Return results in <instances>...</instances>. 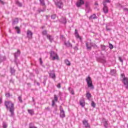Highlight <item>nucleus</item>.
<instances>
[{"instance_id":"nucleus-43","label":"nucleus","mask_w":128,"mask_h":128,"mask_svg":"<svg viewBox=\"0 0 128 128\" xmlns=\"http://www.w3.org/2000/svg\"><path fill=\"white\" fill-rule=\"evenodd\" d=\"M2 103V98H0V104Z\"/></svg>"},{"instance_id":"nucleus-40","label":"nucleus","mask_w":128,"mask_h":128,"mask_svg":"<svg viewBox=\"0 0 128 128\" xmlns=\"http://www.w3.org/2000/svg\"><path fill=\"white\" fill-rule=\"evenodd\" d=\"M57 87L58 88H60V84H58L57 85Z\"/></svg>"},{"instance_id":"nucleus-14","label":"nucleus","mask_w":128,"mask_h":128,"mask_svg":"<svg viewBox=\"0 0 128 128\" xmlns=\"http://www.w3.org/2000/svg\"><path fill=\"white\" fill-rule=\"evenodd\" d=\"M50 76L52 78H56V74H54V72H52L50 74Z\"/></svg>"},{"instance_id":"nucleus-7","label":"nucleus","mask_w":128,"mask_h":128,"mask_svg":"<svg viewBox=\"0 0 128 128\" xmlns=\"http://www.w3.org/2000/svg\"><path fill=\"white\" fill-rule=\"evenodd\" d=\"M84 4V2L83 0H80L76 3V6L78 8H80Z\"/></svg>"},{"instance_id":"nucleus-16","label":"nucleus","mask_w":128,"mask_h":128,"mask_svg":"<svg viewBox=\"0 0 128 128\" xmlns=\"http://www.w3.org/2000/svg\"><path fill=\"white\" fill-rule=\"evenodd\" d=\"M47 38L50 40V42H52L54 38H52V36L50 35H48L47 36Z\"/></svg>"},{"instance_id":"nucleus-6","label":"nucleus","mask_w":128,"mask_h":128,"mask_svg":"<svg viewBox=\"0 0 128 128\" xmlns=\"http://www.w3.org/2000/svg\"><path fill=\"white\" fill-rule=\"evenodd\" d=\"M104 8H103V12L104 14H108V6H106V2H103Z\"/></svg>"},{"instance_id":"nucleus-19","label":"nucleus","mask_w":128,"mask_h":128,"mask_svg":"<svg viewBox=\"0 0 128 128\" xmlns=\"http://www.w3.org/2000/svg\"><path fill=\"white\" fill-rule=\"evenodd\" d=\"M41 6H46V4L44 3V0H40Z\"/></svg>"},{"instance_id":"nucleus-4","label":"nucleus","mask_w":128,"mask_h":128,"mask_svg":"<svg viewBox=\"0 0 128 128\" xmlns=\"http://www.w3.org/2000/svg\"><path fill=\"white\" fill-rule=\"evenodd\" d=\"M50 56L52 60H60V58H58V54L54 52V51H52L50 52Z\"/></svg>"},{"instance_id":"nucleus-20","label":"nucleus","mask_w":128,"mask_h":128,"mask_svg":"<svg viewBox=\"0 0 128 128\" xmlns=\"http://www.w3.org/2000/svg\"><path fill=\"white\" fill-rule=\"evenodd\" d=\"M65 64H66V66H70V62L68 60H64Z\"/></svg>"},{"instance_id":"nucleus-28","label":"nucleus","mask_w":128,"mask_h":128,"mask_svg":"<svg viewBox=\"0 0 128 128\" xmlns=\"http://www.w3.org/2000/svg\"><path fill=\"white\" fill-rule=\"evenodd\" d=\"M104 2H105V4H106V2L110 3V0H104Z\"/></svg>"},{"instance_id":"nucleus-2","label":"nucleus","mask_w":128,"mask_h":128,"mask_svg":"<svg viewBox=\"0 0 128 128\" xmlns=\"http://www.w3.org/2000/svg\"><path fill=\"white\" fill-rule=\"evenodd\" d=\"M120 76L122 82H123L126 88L128 90V78L124 74H121Z\"/></svg>"},{"instance_id":"nucleus-35","label":"nucleus","mask_w":128,"mask_h":128,"mask_svg":"<svg viewBox=\"0 0 128 128\" xmlns=\"http://www.w3.org/2000/svg\"><path fill=\"white\" fill-rule=\"evenodd\" d=\"M18 98L19 102H22V97H18Z\"/></svg>"},{"instance_id":"nucleus-27","label":"nucleus","mask_w":128,"mask_h":128,"mask_svg":"<svg viewBox=\"0 0 128 128\" xmlns=\"http://www.w3.org/2000/svg\"><path fill=\"white\" fill-rule=\"evenodd\" d=\"M42 34L44 36H46L47 32L46 30H44L42 32Z\"/></svg>"},{"instance_id":"nucleus-39","label":"nucleus","mask_w":128,"mask_h":128,"mask_svg":"<svg viewBox=\"0 0 128 128\" xmlns=\"http://www.w3.org/2000/svg\"><path fill=\"white\" fill-rule=\"evenodd\" d=\"M3 128H7V125L4 124L3 125Z\"/></svg>"},{"instance_id":"nucleus-47","label":"nucleus","mask_w":128,"mask_h":128,"mask_svg":"<svg viewBox=\"0 0 128 128\" xmlns=\"http://www.w3.org/2000/svg\"><path fill=\"white\" fill-rule=\"evenodd\" d=\"M44 12L42 10H39L38 12Z\"/></svg>"},{"instance_id":"nucleus-42","label":"nucleus","mask_w":128,"mask_h":128,"mask_svg":"<svg viewBox=\"0 0 128 128\" xmlns=\"http://www.w3.org/2000/svg\"><path fill=\"white\" fill-rule=\"evenodd\" d=\"M18 5L19 6H22V4L18 2Z\"/></svg>"},{"instance_id":"nucleus-24","label":"nucleus","mask_w":128,"mask_h":128,"mask_svg":"<svg viewBox=\"0 0 128 128\" xmlns=\"http://www.w3.org/2000/svg\"><path fill=\"white\" fill-rule=\"evenodd\" d=\"M108 121H105V122H104V126H105L106 128L108 127Z\"/></svg>"},{"instance_id":"nucleus-3","label":"nucleus","mask_w":128,"mask_h":128,"mask_svg":"<svg viewBox=\"0 0 128 128\" xmlns=\"http://www.w3.org/2000/svg\"><path fill=\"white\" fill-rule=\"evenodd\" d=\"M86 82H87V86L88 88H90V90H94V84H92V78H90V76H88L86 78Z\"/></svg>"},{"instance_id":"nucleus-41","label":"nucleus","mask_w":128,"mask_h":128,"mask_svg":"<svg viewBox=\"0 0 128 128\" xmlns=\"http://www.w3.org/2000/svg\"><path fill=\"white\" fill-rule=\"evenodd\" d=\"M17 54H20V50H17Z\"/></svg>"},{"instance_id":"nucleus-48","label":"nucleus","mask_w":128,"mask_h":128,"mask_svg":"<svg viewBox=\"0 0 128 128\" xmlns=\"http://www.w3.org/2000/svg\"><path fill=\"white\" fill-rule=\"evenodd\" d=\"M74 50H78V47H75V48H74Z\"/></svg>"},{"instance_id":"nucleus-21","label":"nucleus","mask_w":128,"mask_h":128,"mask_svg":"<svg viewBox=\"0 0 128 128\" xmlns=\"http://www.w3.org/2000/svg\"><path fill=\"white\" fill-rule=\"evenodd\" d=\"M96 14H93L92 16H90V18H93V20H96Z\"/></svg>"},{"instance_id":"nucleus-33","label":"nucleus","mask_w":128,"mask_h":128,"mask_svg":"<svg viewBox=\"0 0 128 128\" xmlns=\"http://www.w3.org/2000/svg\"><path fill=\"white\" fill-rule=\"evenodd\" d=\"M40 64H42V58H40Z\"/></svg>"},{"instance_id":"nucleus-29","label":"nucleus","mask_w":128,"mask_h":128,"mask_svg":"<svg viewBox=\"0 0 128 128\" xmlns=\"http://www.w3.org/2000/svg\"><path fill=\"white\" fill-rule=\"evenodd\" d=\"M29 128H38L36 126H32L30 124Z\"/></svg>"},{"instance_id":"nucleus-34","label":"nucleus","mask_w":128,"mask_h":128,"mask_svg":"<svg viewBox=\"0 0 128 128\" xmlns=\"http://www.w3.org/2000/svg\"><path fill=\"white\" fill-rule=\"evenodd\" d=\"M85 6H86V8H88V2H86V4H85Z\"/></svg>"},{"instance_id":"nucleus-22","label":"nucleus","mask_w":128,"mask_h":128,"mask_svg":"<svg viewBox=\"0 0 128 128\" xmlns=\"http://www.w3.org/2000/svg\"><path fill=\"white\" fill-rule=\"evenodd\" d=\"M76 38H79L80 40H82L81 36H80V35L78 33H76Z\"/></svg>"},{"instance_id":"nucleus-50","label":"nucleus","mask_w":128,"mask_h":128,"mask_svg":"<svg viewBox=\"0 0 128 128\" xmlns=\"http://www.w3.org/2000/svg\"><path fill=\"white\" fill-rule=\"evenodd\" d=\"M111 72H114V70H112Z\"/></svg>"},{"instance_id":"nucleus-8","label":"nucleus","mask_w":128,"mask_h":128,"mask_svg":"<svg viewBox=\"0 0 128 128\" xmlns=\"http://www.w3.org/2000/svg\"><path fill=\"white\" fill-rule=\"evenodd\" d=\"M82 124L84 126V128H90V125L88 124V120H82Z\"/></svg>"},{"instance_id":"nucleus-36","label":"nucleus","mask_w":128,"mask_h":128,"mask_svg":"<svg viewBox=\"0 0 128 128\" xmlns=\"http://www.w3.org/2000/svg\"><path fill=\"white\" fill-rule=\"evenodd\" d=\"M18 22V19L17 18H15V20H14V22Z\"/></svg>"},{"instance_id":"nucleus-49","label":"nucleus","mask_w":128,"mask_h":128,"mask_svg":"<svg viewBox=\"0 0 128 128\" xmlns=\"http://www.w3.org/2000/svg\"><path fill=\"white\" fill-rule=\"evenodd\" d=\"M15 58H16V56L15 54Z\"/></svg>"},{"instance_id":"nucleus-18","label":"nucleus","mask_w":128,"mask_h":128,"mask_svg":"<svg viewBox=\"0 0 128 128\" xmlns=\"http://www.w3.org/2000/svg\"><path fill=\"white\" fill-rule=\"evenodd\" d=\"M15 30H16L18 34H20V28L16 26L15 27Z\"/></svg>"},{"instance_id":"nucleus-31","label":"nucleus","mask_w":128,"mask_h":128,"mask_svg":"<svg viewBox=\"0 0 128 128\" xmlns=\"http://www.w3.org/2000/svg\"><path fill=\"white\" fill-rule=\"evenodd\" d=\"M123 10H124V12H128V8H124Z\"/></svg>"},{"instance_id":"nucleus-37","label":"nucleus","mask_w":128,"mask_h":128,"mask_svg":"<svg viewBox=\"0 0 128 128\" xmlns=\"http://www.w3.org/2000/svg\"><path fill=\"white\" fill-rule=\"evenodd\" d=\"M71 94H74V90H71Z\"/></svg>"},{"instance_id":"nucleus-15","label":"nucleus","mask_w":128,"mask_h":128,"mask_svg":"<svg viewBox=\"0 0 128 128\" xmlns=\"http://www.w3.org/2000/svg\"><path fill=\"white\" fill-rule=\"evenodd\" d=\"M28 114L31 116H32L34 114V112L33 110H28Z\"/></svg>"},{"instance_id":"nucleus-23","label":"nucleus","mask_w":128,"mask_h":128,"mask_svg":"<svg viewBox=\"0 0 128 128\" xmlns=\"http://www.w3.org/2000/svg\"><path fill=\"white\" fill-rule=\"evenodd\" d=\"M91 106L92 108H95L96 106V104L94 101H92L91 102Z\"/></svg>"},{"instance_id":"nucleus-25","label":"nucleus","mask_w":128,"mask_h":128,"mask_svg":"<svg viewBox=\"0 0 128 128\" xmlns=\"http://www.w3.org/2000/svg\"><path fill=\"white\" fill-rule=\"evenodd\" d=\"M109 48H110V50H112L114 48V46L112 44H109Z\"/></svg>"},{"instance_id":"nucleus-11","label":"nucleus","mask_w":128,"mask_h":128,"mask_svg":"<svg viewBox=\"0 0 128 128\" xmlns=\"http://www.w3.org/2000/svg\"><path fill=\"white\" fill-rule=\"evenodd\" d=\"M56 4L59 8H62L64 7V4H62V2H57Z\"/></svg>"},{"instance_id":"nucleus-38","label":"nucleus","mask_w":128,"mask_h":128,"mask_svg":"<svg viewBox=\"0 0 128 128\" xmlns=\"http://www.w3.org/2000/svg\"><path fill=\"white\" fill-rule=\"evenodd\" d=\"M0 2H1V4H4V2L2 0H0Z\"/></svg>"},{"instance_id":"nucleus-17","label":"nucleus","mask_w":128,"mask_h":128,"mask_svg":"<svg viewBox=\"0 0 128 128\" xmlns=\"http://www.w3.org/2000/svg\"><path fill=\"white\" fill-rule=\"evenodd\" d=\"M86 47L87 50H92V46H88V43H86Z\"/></svg>"},{"instance_id":"nucleus-5","label":"nucleus","mask_w":128,"mask_h":128,"mask_svg":"<svg viewBox=\"0 0 128 128\" xmlns=\"http://www.w3.org/2000/svg\"><path fill=\"white\" fill-rule=\"evenodd\" d=\"M60 117L62 118H64L66 117V114H64V112L63 110V108L62 106H60Z\"/></svg>"},{"instance_id":"nucleus-46","label":"nucleus","mask_w":128,"mask_h":128,"mask_svg":"<svg viewBox=\"0 0 128 128\" xmlns=\"http://www.w3.org/2000/svg\"><path fill=\"white\" fill-rule=\"evenodd\" d=\"M106 30H110V29L108 28H106Z\"/></svg>"},{"instance_id":"nucleus-13","label":"nucleus","mask_w":128,"mask_h":128,"mask_svg":"<svg viewBox=\"0 0 128 128\" xmlns=\"http://www.w3.org/2000/svg\"><path fill=\"white\" fill-rule=\"evenodd\" d=\"M58 102V97L56 96L54 98V100H52V106H54L56 102Z\"/></svg>"},{"instance_id":"nucleus-26","label":"nucleus","mask_w":128,"mask_h":128,"mask_svg":"<svg viewBox=\"0 0 128 128\" xmlns=\"http://www.w3.org/2000/svg\"><path fill=\"white\" fill-rule=\"evenodd\" d=\"M118 60H119L120 62H122H122H124V60H123L122 59V57L119 56V57H118Z\"/></svg>"},{"instance_id":"nucleus-1","label":"nucleus","mask_w":128,"mask_h":128,"mask_svg":"<svg viewBox=\"0 0 128 128\" xmlns=\"http://www.w3.org/2000/svg\"><path fill=\"white\" fill-rule=\"evenodd\" d=\"M4 105L8 110H9L10 112L11 113V116H14V104L10 101H5Z\"/></svg>"},{"instance_id":"nucleus-32","label":"nucleus","mask_w":128,"mask_h":128,"mask_svg":"<svg viewBox=\"0 0 128 128\" xmlns=\"http://www.w3.org/2000/svg\"><path fill=\"white\" fill-rule=\"evenodd\" d=\"M51 18H53L54 20V18H56V15H52L51 16Z\"/></svg>"},{"instance_id":"nucleus-44","label":"nucleus","mask_w":128,"mask_h":128,"mask_svg":"<svg viewBox=\"0 0 128 128\" xmlns=\"http://www.w3.org/2000/svg\"><path fill=\"white\" fill-rule=\"evenodd\" d=\"M6 96H10V94L9 93H8L6 94Z\"/></svg>"},{"instance_id":"nucleus-9","label":"nucleus","mask_w":128,"mask_h":128,"mask_svg":"<svg viewBox=\"0 0 128 128\" xmlns=\"http://www.w3.org/2000/svg\"><path fill=\"white\" fill-rule=\"evenodd\" d=\"M80 106H82V108H84V106H86V102L84 100V99L80 100Z\"/></svg>"},{"instance_id":"nucleus-30","label":"nucleus","mask_w":128,"mask_h":128,"mask_svg":"<svg viewBox=\"0 0 128 128\" xmlns=\"http://www.w3.org/2000/svg\"><path fill=\"white\" fill-rule=\"evenodd\" d=\"M86 96H90V92H87Z\"/></svg>"},{"instance_id":"nucleus-10","label":"nucleus","mask_w":128,"mask_h":128,"mask_svg":"<svg viewBox=\"0 0 128 128\" xmlns=\"http://www.w3.org/2000/svg\"><path fill=\"white\" fill-rule=\"evenodd\" d=\"M27 36H28L29 38H32V31L30 30H27Z\"/></svg>"},{"instance_id":"nucleus-45","label":"nucleus","mask_w":128,"mask_h":128,"mask_svg":"<svg viewBox=\"0 0 128 128\" xmlns=\"http://www.w3.org/2000/svg\"><path fill=\"white\" fill-rule=\"evenodd\" d=\"M95 6H98V2L95 3Z\"/></svg>"},{"instance_id":"nucleus-12","label":"nucleus","mask_w":128,"mask_h":128,"mask_svg":"<svg viewBox=\"0 0 128 128\" xmlns=\"http://www.w3.org/2000/svg\"><path fill=\"white\" fill-rule=\"evenodd\" d=\"M65 46H68V48H72V43H70V40L65 42Z\"/></svg>"}]
</instances>
